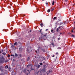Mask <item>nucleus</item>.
Instances as JSON below:
<instances>
[{
  "label": "nucleus",
  "instance_id": "1",
  "mask_svg": "<svg viewBox=\"0 0 75 75\" xmlns=\"http://www.w3.org/2000/svg\"><path fill=\"white\" fill-rule=\"evenodd\" d=\"M4 57L3 56L1 57V55L0 54V63H4Z\"/></svg>",
  "mask_w": 75,
  "mask_h": 75
},
{
  "label": "nucleus",
  "instance_id": "2",
  "mask_svg": "<svg viewBox=\"0 0 75 75\" xmlns=\"http://www.w3.org/2000/svg\"><path fill=\"white\" fill-rule=\"evenodd\" d=\"M27 67H28V68H29L30 69H31V68H32V67H33V66L31 65V64H28L27 66Z\"/></svg>",
  "mask_w": 75,
  "mask_h": 75
},
{
  "label": "nucleus",
  "instance_id": "3",
  "mask_svg": "<svg viewBox=\"0 0 75 75\" xmlns=\"http://www.w3.org/2000/svg\"><path fill=\"white\" fill-rule=\"evenodd\" d=\"M45 65L44 66V67L43 68V69L42 70V71L43 72H46V67H45Z\"/></svg>",
  "mask_w": 75,
  "mask_h": 75
},
{
  "label": "nucleus",
  "instance_id": "4",
  "mask_svg": "<svg viewBox=\"0 0 75 75\" xmlns=\"http://www.w3.org/2000/svg\"><path fill=\"white\" fill-rule=\"evenodd\" d=\"M3 69H4V68L2 67V66L0 67V70L2 72H3Z\"/></svg>",
  "mask_w": 75,
  "mask_h": 75
},
{
  "label": "nucleus",
  "instance_id": "5",
  "mask_svg": "<svg viewBox=\"0 0 75 75\" xmlns=\"http://www.w3.org/2000/svg\"><path fill=\"white\" fill-rule=\"evenodd\" d=\"M27 51L28 52H30L31 51V49H29L28 48L27 49Z\"/></svg>",
  "mask_w": 75,
  "mask_h": 75
},
{
  "label": "nucleus",
  "instance_id": "6",
  "mask_svg": "<svg viewBox=\"0 0 75 75\" xmlns=\"http://www.w3.org/2000/svg\"><path fill=\"white\" fill-rule=\"evenodd\" d=\"M18 56V54H16V53H15V57H17Z\"/></svg>",
  "mask_w": 75,
  "mask_h": 75
},
{
  "label": "nucleus",
  "instance_id": "7",
  "mask_svg": "<svg viewBox=\"0 0 75 75\" xmlns=\"http://www.w3.org/2000/svg\"><path fill=\"white\" fill-rule=\"evenodd\" d=\"M21 54H18V58H21Z\"/></svg>",
  "mask_w": 75,
  "mask_h": 75
},
{
  "label": "nucleus",
  "instance_id": "8",
  "mask_svg": "<svg viewBox=\"0 0 75 75\" xmlns=\"http://www.w3.org/2000/svg\"><path fill=\"white\" fill-rule=\"evenodd\" d=\"M26 70H27V69H24V70L23 71V72H24V73H26L27 72Z\"/></svg>",
  "mask_w": 75,
  "mask_h": 75
},
{
  "label": "nucleus",
  "instance_id": "9",
  "mask_svg": "<svg viewBox=\"0 0 75 75\" xmlns=\"http://www.w3.org/2000/svg\"><path fill=\"white\" fill-rule=\"evenodd\" d=\"M44 52H45V49L44 48H42L41 49Z\"/></svg>",
  "mask_w": 75,
  "mask_h": 75
},
{
  "label": "nucleus",
  "instance_id": "10",
  "mask_svg": "<svg viewBox=\"0 0 75 75\" xmlns=\"http://www.w3.org/2000/svg\"><path fill=\"white\" fill-rule=\"evenodd\" d=\"M14 45H16V46H17V45H18V44H17V42H15L14 43Z\"/></svg>",
  "mask_w": 75,
  "mask_h": 75
},
{
  "label": "nucleus",
  "instance_id": "11",
  "mask_svg": "<svg viewBox=\"0 0 75 75\" xmlns=\"http://www.w3.org/2000/svg\"><path fill=\"white\" fill-rule=\"evenodd\" d=\"M40 25L42 27L44 26V25H43V24H42V23L40 24Z\"/></svg>",
  "mask_w": 75,
  "mask_h": 75
},
{
  "label": "nucleus",
  "instance_id": "12",
  "mask_svg": "<svg viewBox=\"0 0 75 75\" xmlns=\"http://www.w3.org/2000/svg\"><path fill=\"white\" fill-rule=\"evenodd\" d=\"M2 54L3 55H6V53L5 52H3Z\"/></svg>",
  "mask_w": 75,
  "mask_h": 75
},
{
  "label": "nucleus",
  "instance_id": "13",
  "mask_svg": "<svg viewBox=\"0 0 75 75\" xmlns=\"http://www.w3.org/2000/svg\"><path fill=\"white\" fill-rule=\"evenodd\" d=\"M30 59V57H28V58L27 59V61H29Z\"/></svg>",
  "mask_w": 75,
  "mask_h": 75
},
{
  "label": "nucleus",
  "instance_id": "14",
  "mask_svg": "<svg viewBox=\"0 0 75 75\" xmlns=\"http://www.w3.org/2000/svg\"><path fill=\"white\" fill-rule=\"evenodd\" d=\"M50 11H51V10H50V9H49L47 10V12H48V13H50Z\"/></svg>",
  "mask_w": 75,
  "mask_h": 75
},
{
  "label": "nucleus",
  "instance_id": "15",
  "mask_svg": "<svg viewBox=\"0 0 75 75\" xmlns=\"http://www.w3.org/2000/svg\"><path fill=\"white\" fill-rule=\"evenodd\" d=\"M8 67V65H7L5 67V68H6V69H7Z\"/></svg>",
  "mask_w": 75,
  "mask_h": 75
},
{
  "label": "nucleus",
  "instance_id": "16",
  "mask_svg": "<svg viewBox=\"0 0 75 75\" xmlns=\"http://www.w3.org/2000/svg\"><path fill=\"white\" fill-rule=\"evenodd\" d=\"M51 45H53V47H54V43L53 42H52L51 43Z\"/></svg>",
  "mask_w": 75,
  "mask_h": 75
},
{
  "label": "nucleus",
  "instance_id": "17",
  "mask_svg": "<svg viewBox=\"0 0 75 75\" xmlns=\"http://www.w3.org/2000/svg\"><path fill=\"white\" fill-rule=\"evenodd\" d=\"M14 47V46L13 45H12L11 46V47L12 48H13Z\"/></svg>",
  "mask_w": 75,
  "mask_h": 75
},
{
  "label": "nucleus",
  "instance_id": "18",
  "mask_svg": "<svg viewBox=\"0 0 75 75\" xmlns=\"http://www.w3.org/2000/svg\"><path fill=\"white\" fill-rule=\"evenodd\" d=\"M41 67V66L40 65H38L37 67L38 68H39L40 67Z\"/></svg>",
  "mask_w": 75,
  "mask_h": 75
},
{
  "label": "nucleus",
  "instance_id": "19",
  "mask_svg": "<svg viewBox=\"0 0 75 75\" xmlns=\"http://www.w3.org/2000/svg\"><path fill=\"white\" fill-rule=\"evenodd\" d=\"M57 49H58V50H61V47H58Z\"/></svg>",
  "mask_w": 75,
  "mask_h": 75
},
{
  "label": "nucleus",
  "instance_id": "20",
  "mask_svg": "<svg viewBox=\"0 0 75 75\" xmlns=\"http://www.w3.org/2000/svg\"><path fill=\"white\" fill-rule=\"evenodd\" d=\"M56 31L57 32H58V31H59V29L58 28H57Z\"/></svg>",
  "mask_w": 75,
  "mask_h": 75
},
{
  "label": "nucleus",
  "instance_id": "21",
  "mask_svg": "<svg viewBox=\"0 0 75 75\" xmlns=\"http://www.w3.org/2000/svg\"><path fill=\"white\" fill-rule=\"evenodd\" d=\"M57 17H55L53 18V20H56V18H57Z\"/></svg>",
  "mask_w": 75,
  "mask_h": 75
},
{
  "label": "nucleus",
  "instance_id": "22",
  "mask_svg": "<svg viewBox=\"0 0 75 75\" xmlns=\"http://www.w3.org/2000/svg\"><path fill=\"white\" fill-rule=\"evenodd\" d=\"M52 5H54V1H53L52 4Z\"/></svg>",
  "mask_w": 75,
  "mask_h": 75
},
{
  "label": "nucleus",
  "instance_id": "23",
  "mask_svg": "<svg viewBox=\"0 0 75 75\" xmlns=\"http://www.w3.org/2000/svg\"><path fill=\"white\" fill-rule=\"evenodd\" d=\"M71 36L72 37H75V35H71Z\"/></svg>",
  "mask_w": 75,
  "mask_h": 75
},
{
  "label": "nucleus",
  "instance_id": "24",
  "mask_svg": "<svg viewBox=\"0 0 75 75\" xmlns=\"http://www.w3.org/2000/svg\"><path fill=\"white\" fill-rule=\"evenodd\" d=\"M40 65L42 66V63H40Z\"/></svg>",
  "mask_w": 75,
  "mask_h": 75
},
{
  "label": "nucleus",
  "instance_id": "25",
  "mask_svg": "<svg viewBox=\"0 0 75 75\" xmlns=\"http://www.w3.org/2000/svg\"><path fill=\"white\" fill-rule=\"evenodd\" d=\"M19 50H20L21 51V50H22V48H19Z\"/></svg>",
  "mask_w": 75,
  "mask_h": 75
},
{
  "label": "nucleus",
  "instance_id": "26",
  "mask_svg": "<svg viewBox=\"0 0 75 75\" xmlns=\"http://www.w3.org/2000/svg\"><path fill=\"white\" fill-rule=\"evenodd\" d=\"M53 31H54V30H51V32H52V33H54V32H53Z\"/></svg>",
  "mask_w": 75,
  "mask_h": 75
},
{
  "label": "nucleus",
  "instance_id": "27",
  "mask_svg": "<svg viewBox=\"0 0 75 75\" xmlns=\"http://www.w3.org/2000/svg\"><path fill=\"white\" fill-rule=\"evenodd\" d=\"M48 2H46V5H48Z\"/></svg>",
  "mask_w": 75,
  "mask_h": 75
},
{
  "label": "nucleus",
  "instance_id": "28",
  "mask_svg": "<svg viewBox=\"0 0 75 75\" xmlns=\"http://www.w3.org/2000/svg\"><path fill=\"white\" fill-rule=\"evenodd\" d=\"M63 24V23H60V25H61V24Z\"/></svg>",
  "mask_w": 75,
  "mask_h": 75
},
{
  "label": "nucleus",
  "instance_id": "29",
  "mask_svg": "<svg viewBox=\"0 0 75 75\" xmlns=\"http://www.w3.org/2000/svg\"><path fill=\"white\" fill-rule=\"evenodd\" d=\"M68 0H64L65 2H67Z\"/></svg>",
  "mask_w": 75,
  "mask_h": 75
},
{
  "label": "nucleus",
  "instance_id": "30",
  "mask_svg": "<svg viewBox=\"0 0 75 75\" xmlns=\"http://www.w3.org/2000/svg\"><path fill=\"white\" fill-rule=\"evenodd\" d=\"M8 57H10V55L9 54H8Z\"/></svg>",
  "mask_w": 75,
  "mask_h": 75
},
{
  "label": "nucleus",
  "instance_id": "31",
  "mask_svg": "<svg viewBox=\"0 0 75 75\" xmlns=\"http://www.w3.org/2000/svg\"><path fill=\"white\" fill-rule=\"evenodd\" d=\"M1 52H4V51H3V50H2L1 51Z\"/></svg>",
  "mask_w": 75,
  "mask_h": 75
},
{
  "label": "nucleus",
  "instance_id": "32",
  "mask_svg": "<svg viewBox=\"0 0 75 75\" xmlns=\"http://www.w3.org/2000/svg\"><path fill=\"white\" fill-rule=\"evenodd\" d=\"M0 75H4V74L2 73H1Z\"/></svg>",
  "mask_w": 75,
  "mask_h": 75
},
{
  "label": "nucleus",
  "instance_id": "33",
  "mask_svg": "<svg viewBox=\"0 0 75 75\" xmlns=\"http://www.w3.org/2000/svg\"><path fill=\"white\" fill-rule=\"evenodd\" d=\"M18 43L19 44H21V42H18Z\"/></svg>",
  "mask_w": 75,
  "mask_h": 75
},
{
  "label": "nucleus",
  "instance_id": "34",
  "mask_svg": "<svg viewBox=\"0 0 75 75\" xmlns=\"http://www.w3.org/2000/svg\"><path fill=\"white\" fill-rule=\"evenodd\" d=\"M54 11V8H52V10H51V11Z\"/></svg>",
  "mask_w": 75,
  "mask_h": 75
},
{
  "label": "nucleus",
  "instance_id": "35",
  "mask_svg": "<svg viewBox=\"0 0 75 75\" xmlns=\"http://www.w3.org/2000/svg\"><path fill=\"white\" fill-rule=\"evenodd\" d=\"M41 38H39V41H40V40H41Z\"/></svg>",
  "mask_w": 75,
  "mask_h": 75
},
{
  "label": "nucleus",
  "instance_id": "36",
  "mask_svg": "<svg viewBox=\"0 0 75 75\" xmlns=\"http://www.w3.org/2000/svg\"><path fill=\"white\" fill-rule=\"evenodd\" d=\"M6 62H8V60H6L5 61Z\"/></svg>",
  "mask_w": 75,
  "mask_h": 75
},
{
  "label": "nucleus",
  "instance_id": "37",
  "mask_svg": "<svg viewBox=\"0 0 75 75\" xmlns=\"http://www.w3.org/2000/svg\"><path fill=\"white\" fill-rule=\"evenodd\" d=\"M43 59L45 61V59L44 58V57H43Z\"/></svg>",
  "mask_w": 75,
  "mask_h": 75
},
{
  "label": "nucleus",
  "instance_id": "38",
  "mask_svg": "<svg viewBox=\"0 0 75 75\" xmlns=\"http://www.w3.org/2000/svg\"><path fill=\"white\" fill-rule=\"evenodd\" d=\"M41 30H42V29H41L40 30V33H41Z\"/></svg>",
  "mask_w": 75,
  "mask_h": 75
},
{
  "label": "nucleus",
  "instance_id": "39",
  "mask_svg": "<svg viewBox=\"0 0 75 75\" xmlns=\"http://www.w3.org/2000/svg\"><path fill=\"white\" fill-rule=\"evenodd\" d=\"M58 53L57 52V53H56V55H58Z\"/></svg>",
  "mask_w": 75,
  "mask_h": 75
},
{
  "label": "nucleus",
  "instance_id": "40",
  "mask_svg": "<svg viewBox=\"0 0 75 75\" xmlns=\"http://www.w3.org/2000/svg\"><path fill=\"white\" fill-rule=\"evenodd\" d=\"M62 27V26H60H60H59V28H59H59H60V27Z\"/></svg>",
  "mask_w": 75,
  "mask_h": 75
},
{
  "label": "nucleus",
  "instance_id": "41",
  "mask_svg": "<svg viewBox=\"0 0 75 75\" xmlns=\"http://www.w3.org/2000/svg\"><path fill=\"white\" fill-rule=\"evenodd\" d=\"M30 69H31V70H34V69H32V68H31Z\"/></svg>",
  "mask_w": 75,
  "mask_h": 75
},
{
  "label": "nucleus",
  "instance_id": "42",
  "mask_svg": "<svg viewBox=\"0 0 75 75\" xmlns=\"http://www.w3.org/2000/svg\"><path fill=\"white\" fill-rule=\"evenodd\" d=\"M1 53H2L1 52V51H0V54H1Z\"/></svg>",
  "mask_w": 75,
  "mask_h": 75
},
{
  "label": "nucleus",
  "instance_id": "43",
  "mask_svg": "<svg viewBox=\"0 0 75 75\" xmlns=\"http://www.w3.org/2000/svg\"><path fill=\"white\" fill-rule=\"evenodd\" d=\"M38 49H40V48H41V47H38Z\"/></svg>",
  "mask_w": 75,
  "mask_h": 75
},
{
  "label": "nucleus",
  "instance_id": "44",
  "mask_svg": "<svg viewBox=\"0 0 75 75\" xmlns=\"http://www.w3.org/2000/svg\"><path fill=\"white\" fill-rule=\"evenodd\" d=\"M27 71H28V72H29V74H30V72L29 71V70H27Z\"/></svg>",
  "mask_w": 75,
  "mask_h": 75
},
{
  "label": "nucleus",
  "instance_id": "45",
  "mask_svg": "<svg viewBox=\"0 0 75 75\" xmlns=\"http://www.w3.org/2000/svg\"><path fill=\"white\" fill-rule=\"evenodd\" d=\"M58 40H60V38H58Z\"/></svg>",
  "mask_w": 75,
  "mask_h": 75
},
{
  "label": "nucleus",
  "instance_id": "46",
  "mask_svg": "<svg viewBox=\"0 0 75 75\" xmlns=\"http://www.w3.org/2000/svg\"><path fill=\"white\" fill-rule=\"evenodd\" d=\"M45 61L43 62V64H45Z\"/></svg>",
  "mask_w": 75,
  "mask_h": 75
},
{
  "label": "nucleus",
  "instance_id": "47",
  "mask_svg": "<svg viewBox=\"0 0 75 75\" xmlns=\"http://www.w3.org/2000/svg\"><path fill=\"white\" fill-rule=\"evenodd\" d=\"M48 29H46V31H48Z\"/></svg>",
  "mask_w": 75,
  "mask_h": 75
},
{
  "label": "nucleus",
  "instance_id": "48",
  "mask_svg": "<svg viewBox=\"0 0 75 75\" xmlns=\"http://www.w3.org/2000/svg\"><path fill=\"white\" fill-rule=\"evenodd\" d=\"M14 71H12V73H14Z\"/></svg>",
  "mask_w": 75,
  "mask_h": 75
},
{
  "label": "nucleus",
  "instance_id": "49",
  "mask_svg": "<svg viewBox=\"0 0 75 75\" xmlns=\"http://www.w3.org/2000/svg\"><path fill=\"white\" fill-rule=\"evenodd\" d=\"M37 51H38V52H39V49H38Z\"/></svg>",
  "mask_w": 75,
  "mask_h": 75
},
{
  "label": "nucleus",
  "instance_id": "50",
  "mask_svg": "<svg viewBox=\"0 0 75 75\" xmlns=\"http://www.w3.org/2000/svg\"><path fill=\"white\" fill-rule=\"evenodd\" d=\"M44 35V37H46V35Z\"/></svg>",
  "mask_w": 75,
  "mask_h": 75
},
{
  "label": "nucleus",
  "instance_id": "51",
  "mask_svg": "<svg viewBox=\"0 0 75 75\" xmlns=\"http://www.w3.org/2000/svg\"><path fill=\"white\" fill-rule=\"evenodd\" d=\"M55 56L54 55L53 56H52V57H54Z\"/></svg>",
  "mask_w": 75,
  "mask_h": 75
},
{
  "label": "nucleus",
  "instance_id": "52",
  "mask_svg": "<svg viewBox=\"0 0 75 75\" xmlns=\"http://www.w3.org/2000/svg\"><path fill=\"white\" fill-rule=\"evenodd\" d=\"M10 5H11V6H12V4H10Z\"/></svg>",
  "mask_w": 75,
  "mask_h": 75
},
{
  "label": "nucleus",
  "instance_id": "53",
  "mask_svg": "<svg viewBox=\"0 0 75 75\" xmlns=\"http://www.w3.org/2000/svg\"><path fill=\"white\" fill-rule=\"evenodd\" d=\"M12 56H13V57H15V55H13Z\"/></svg>",
  "mask_w": 75,
  "mask_h": 75
},
{
  "label": "nucleus",
  "instance_id": "54",
  "mask_svg": "<svg viewBox=\"0 0 75 75\" xmlns=\"http://www.w3.org/2000/svg\"><path fill=\"white\" fill-rule=\"evenodd\" d=\"M36 52L37 53V51H36Z\"/></svg>",
  "mask_w": 75,
  "mask_h": 75
},
{
  "label": "nucleus",
  "instance_id": "55",
  "mask_svg": "<svg viewBox=\"0 0 75 75\" xmlns=\"http://www.w3.org/2000/svg\"><path fill=\"white\" fill-rule=\"evenodd\" d=\"M71 32H73V30H72Z\"/></svg>",
  "mask_w": 75,
  "mask_h": 75
},
{
  "label": "nucleus",
  "instance_id": "56",
  "mask_svg": "<svg viewBox=\"0 0 75 75\" xmlns=\"http://www.w3.org/2000/svg\"><path fill=\"white\" fill-rule=\"evenodd\" d=\"M59 21H61V20L59 19Z\"/></svg>",
  "mask_w": 75,
  "mask_h": 75
},
{
  "label": "nucleus",
  "instance_id": "57",
  "mask_svg": "<svg viewBox=\"0 0 75 75\" xmlns=\"http://www.w3.org/2000/svg\"><path fill=\"white\" fill-rule=\"evenodd\" d=\"M11 56H13V55L12 54L11 55Z\"/></svg>",
  "mask_w": 75,
  "mask_h": 75
},
{
  "label": "nucleus",
  "instance_id": "58",
  "mask_svg": "<svg viewBox=\"0 0 75 75\" xmlns=\"http://www.w3.org/2000/svg\"><path fill=\"white\" fill-rule=\"evenodd\" d=\"M31 31H31V30H30V32H31Z\"/></svg>",
  "mask_w": 75,
  "mask_h": 75
},
{
  "label": "nucleus",
  "instance_id": "59",
  "mask_svg": "<svg viewBox=\"0 0 75 75\" xmlns=\"http://www.w3.org/2000/svg\"><path fill=\"white\" fill-rule=\"evenodd\" d=\"M60 34H62V33H60Z\"/></svg>",
  "mask_w": 75,
  "mask_h": 75
},
{
  "label": "nucleus",
  "instance_id": "60",
  "mask_svg": "<svg viewBox=\"0 0 75 75\" xmlns=\"http://www.w3.org/2000/svg\"><path fill=\"white\" fill-rule=\"evenodd\" d=\"M42 1H44L45 0H42Z\"/></svg>",
  "mask_w": 75,
  "mask_h": 75
},
{
  "label": "nucleus",
  "instance_id": "61",
  "mask_svg": "<svg viewBox=\"0 0 75 75\" xmlns=\"http://www.w3.org/2000/svg\"><path fill=\"white\" fill-rule=\"evenodd\" d=\"M74 29H75V27L74 28Z\"/></svg>",
  "mask_w": 75,
  "mask_h": 75
},
{
  "label": "nucleus",
  "instance_id": "62",
  "mask_svg": "<svg viewBox=\"0 0 75 75\" xmlns=\"http://www.w3.org/2000/svg\"><path fill=\"white\" fill-rule=\"evenodd\" d=\"M18 67V66H17V67Z\"/></svg>",
  "mask_w": 75,
  "mask_h": 75
},
{
  "label": "nucleus",
  "instance_id": "63",
  "mask_svg": "<svg viewBox=\"0 0 75 75\" xmlns=\"http://www.w3.org/2000/svg\"><path fill=\"white\" fill-rule=\"evenodd\" d=\"M74 23L75 24V21L74 22Z\"/></svg>",
  "mask_w": 75,
  "mask_h": 75
},
{
  "label": "nucleus",
  "instance_id": "64",
  "mask_svg": "<svg viewBox=\"0 0 75 75\" xmlns=\"http://www.w3.org/2000/svg\"><path fill=\"white\" fill-rule=\"evenodd\" d=\"M23 0V1H24V0Z\"/></svg>",
  "mask_w": 75,
  "mask_h": 75
}]
</instances>
